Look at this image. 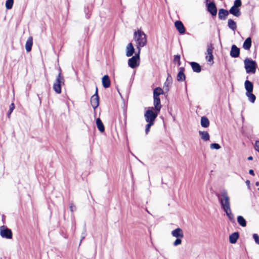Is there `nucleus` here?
<instances>
[{"instance_id": "c756f323", "label": "nucleus", "mask_w": 259, "mask_h": 259, "mask_svg": "<svg viewBox=\"0 0 259 259\" xmlns=\"http://www.w3.org/2000/svg\"><path fill=\"white\" fill-rule=\"evenodd\" d=\"M237 222L238 224L242 227H245L246 226V222L243 217L239 215L237 217Z\"/></svg>"}, {"instance_id": "2f4dec72", "label": "nucleus", "mask_w": 259, "mask_h": 259, "mask_svg": "<svg viewBox=\"0 0 259 259\" xmlns=\"http://www.w3.org/2000/svg\"><path fill=\"white\" fill-rule=\"evenodd\" d=\"M14 4V0H7L6 2V7L7 9H11Z\"/></svg>"}, {"instance_id": "ea45409f", "label": "nucleus", "mask_w": 259, "mask_h": 259, "mask_svg": "<svg viewBox=\"0 0 259 259\" xmlns=\"http://www.w3.org/2000/svg\"><path fill=\"white\" fill-rule=\"evenodd\" d=\"M182 243V240L180 238H178L175 241L173 244L174 246H176L180 244H181Z\"/></svg>"}, {"instance_id": "2eb2a0df", "label": "nucleus", "mask_w": 259, "mask_h": 259, "mask_svg": "<svg viewBox=\"0 0 259 259\" xmlns=\"http://www.w3.org/2000/svg\"><path fill=\"white\" fill-rule=\"evenodd\" d=\"M154 98V102L153 104L154 106V109L155 110L159 112L160 111L161 105L160 103V99L159 97H153Z\"/></svg>"}, {"instance_id": "bb28decb", "label": "nucleus", "mask_w": 259, "mask_h": 259, "mask_svg": "<svg viewBox=\"0 0 259 259\" xmlns=\"http://www.w3.org/2000/svg\"><path fill=\"white\" fill-rule=\"evenodd\" d=\"M96 124L100 132L103 133L104 132L105 127L100 118H98L96 119Z\"/></svg>"}, {"instance_id": "a18cd8bd", "label": "nucleus", "mask_w": 259, "mask_h": 259, "mask_svg": "<svg viewBox=\"0 0 259 259\" xmlns=\"http://www.w3.org/2000/svg\"><path fill=\"white\" fill-rule=\"evenodd\" d=\"M249 174H250L252 176L254 175V171L252 169H250L249 170Z\"/></svg>"}, {"instance_id": "c9c22d12", "label": "nucleus", "mask_w": 259, "mask_h": 259, "mask_svg": "<svg viewBox=\"0 0 259 259\" xmlns=\"http://www.w3.org/2000/svg\"><path fill=\"white\" fill-rule=\"evenodd\" d=\"M242 3L241 0H235L234 2L233 7L238 8L241 6Z\"/></svg>"}, {"instance_id": "c85d7f7f", "label": "nucleus", "mask_w": 259, "mask_h": 259, "mask_svg": "<svg viewBox=\"0 0 259 259\" xmlns=\"http://www.w3.org/2000/svg\"><path fill=\"white\" fill-rule=\"evenodd\" d=\"M228 27L233 30H235L237 27L236 22L231 19H229L228 21Z\"/></svg>"}, {"instance_id": "7ed1b4c3", "label": "nucleus", "mask_w": 259, "mask_h": 259, "mask_svg": "<svg viewBox=\"0 0 259 259\" xmlns=\"http://www.w3.org/2000/svg\"><path fill=\"white\" fill-rule=\"evenodd\" d=\"M244 67L247 73H255L256 71V63L255 61L249 58H246L244 61Z\"/></svg>"}, {"instance_id": "1a4fd4ad", "label": "nucleus", "mask_w": 259, "mask_h": 259, "mask_svg": "<svg viewBox=\"0 0 259 259\" xmlns=\"http://www.w3.org/2000/svg\"><path fill=\"white\" fill-rule=\"evenodd\" d=\"M91 104L94 109H96L99 104V98L98 95V89L96 88L95 94L91 98Z\"/></svg>"}, {"instance_id": "ddd939ff", "label": "nucleus", "mask_w": 259, "mask_h": 259, "mask_svg": "<svg viewBox=\"0 0 259 259\" xmlns=\"http://www.w3.org/2000/svg\"><path fill=\"white\" fill-rule=\"evenodd\" d=\"M171 235L173 237L178 238H182L184 236L183 231V230L180 228H178L175 230H174L171 231Z\"/></svg>"}, {"instance_id": "58836bf2", "label": "nucleus", "mask_w": 259, "mask_h": 259, "mask_svg": "<svg viewBox=\"0 0 259 259\" xmlns=\"http://www.w3.org/2000/svg\"><path fill=\"white\" fill-rule=\"evenodd\" d=\"M228 218V219H229V220L232 222V223H234L235 222V219H234V214L231 212V213L229 214L228 215H227Z\"/></svg>"}, {"instance_id": "de8ad7c7", "label": "nucleus", "mask_w": 259, "mask_h": 259, "mask_svg": "<svg viewBox=\"0 0 259 259\" xmlns=\"http://www.w3.org/2000/svg\"><path fill=\"white\" fill-rule=\"evenodd\" d=\"M252 159H253V157H252V156H249V157L247 158V159H248V160H252Z\"/></svg>"}, {"instance_id": "8fccbe9b", "label": "nucleus", "mask_w": 259, "mask_h": 259, "mask_svg": "<svg viewBox=\"0 0 259 259\" xmlns=\"http://www.w3.org/2000/svg\"><path fill=\"white\" fill-rule=\"evenodd\" d=\"M209 1V0H206V2L207 3Z\"/></svg>"}, {"instance_id": "e433bc0d", "label": "nucleus", "mask_w": 259, "mask_h": 259, "mask_svg": "<svg viewBox=\"0 0 259 259\" xmlns=\"http://www.w3.org/2000/svg\"><path fill=\"white\" fill-rule=\"evenodd\" d=\"M174 61L175 62H178V65H180V56L179 55H175L174 56Z\"/></svg>"}, {"instance_id": "49530a36", "label": "nucleus", "mask_w": 259, "mask_h": 259, "mask_svg": "<svg viewBox=\"0 0 259 259\" xmlns=\"http://www.w3.org/2000/svg\"><path fill=\"white\" fill-rule=\"evenodd\" d=\"M245 183L248 187L249 186L250 181L249 180H246Z\"/></svg>"}, {"instance_id": "393cba45", "label": "nucleus", "mask_w": 259, "mask_h": 259, "mask_svg": "<svg viewBox=\"0 0 259 259\" xmlns=\"http://www.w3.org/2000/svg\"><path fill=\"white\" fill-rule=\"evenodd\" d=\"M184 68H180V70L179 71L177 75V80L179 81H182L185 79V75L184 73Z\"/></svg>"}, {"instance_id": "20e7f679", "label": "nucleus", "mask_w": 259, "mask_h": 259, "mask_svg": "<svg viewBox=\"0 0 259 259\" xmlns=\"http://www.w3.org/2000/svg\"><path fill=\"white\" fill-rule=\"evenodd\" d=\"M141 49H139V51L135 54V56L130 58L128 60V65L131 68H135L139 66L140 62V54Z\"/></svg>"}, {"instance_id": "f3484780", "label": "nucleus", "mask_w": 259, "mask_h": 259, "mask_svg": "<svg viewBox=\"0 0 259 259\" xmlns=\"http://www.w3.org/2000/svg\"><path fill=\"white\" fill-rule=\"evenodd\" d=\"M102 82L103 86L105 88H108L110 85V80L109 79V77L108 75H104L102 79Z\"/></svg>"}, {"instance_id": "6ab92c4d", "label": "nucleus", "mask_w": 259, "mask_h": 259, "mask_svg": "<svg viewBox=\"0 0 259 259\" xmlns=\"http://www.w3.org/2000/svg\"><path fill=\"white\" fill-rule=\"evenodd\" d=\"M33 44L32 37L30 36L28 37L25 44V49L27 52H29L31 50Z\"/></svg>"}, {"instance_id": "4be33fe9", "label": "nucleus", "mask_w": 259, "mask_h": 259, "mask_svg": "<svg viewBox=\"0 0 259 259\" xmlns=\"http://www.w3.org/2000/svg\"><path fill=\"white\" fill-rule=\"evenodd\" d=\"M251 46V37H247L243 44V48L246 50H249Z\"/></svg>"}, {"instance_id": "7c9ffc66", "label": "nucleus", "mask_w": 259, "mask_h": 259, "mask_svg": "<svg viewBox=\"0 0 259 259\" xmlns=\"http://www.w3.org/2000/svg\"><path fill=\"white\" fill-rule=\"evenodd\" d=\"M252 92L246 93V95L248 97V100L251 103H254L256 97L254 95L251 93Z\"/></svg>"}, {"instance_id": "aec40b11", "label": "nucleus", "mask_w": 259, "mask_h": 259, "mask_svg": "<svg viewBox=\"0 0 259 259\" xmlns=\"http://www.w3.org/2000/svg\"><path fill=\"white\" fill-rule=\"evenodd\" d=\"M239 238L238 232H234L229 236V241L232 244H234L237 242Z\"/></svg>"}, {"instance_id": "f03ea898", "label": "nucleus", "mask_w": 259, "mask_h": 259, "mask_svg": "<svg viewBox=\"0 0 259 259\" xmlns=\"http://www.w3.org/2000/svg\"><path fill=\"white\" fill-rule=\"evenodd\" d=\"M217 196L222 209L230 206V197L226 190H222L220 194H217Z\"/></svg>"}, {"instance_id": "6e6552de", "label": "nucleus", "mask_w": 259, "mask_h": 259, "mask_svg": "<svg viewBox=\"0 0 259 259\" xmlns=\"http://www.w3.org/2000/svg\"><path fill=\"white\" fill-rule=\"evenodd\" d=\"M213 47L212 44H209L207 46V51L206 53L205 59L207 62H211V64L213 63V56L212 55V52L213 50Z\"/></svg>"}, {"instance_id": "9b49d317", "label": "nucleus", "mask_w": 259, "mask_h": 259, "mask_svg": "<svg viewBox=\"0 0 259 259\" xmlns=\"http://www.w3.org/2000/svg\"><path fill=\"white\" fill-rule=\"evenodd\" d=\"M240 54V49L235 45L231 47L230 55L232 57L237 58L239 57Z\"/></svg>"}, {"instance_id": "79ce46f5", "label": "nucleus", "mask_w": 259, "mask_h": 259, "mask_svg": "<svg viewBox=\"0 0 259 259\" xmlns=\"http://www.w3.org/2000/svg\"><path fill=\"white\" fill-rule=\"evenodd\" d=\"M253 238L254 239L255 242L257 244H259V236L256 234H253Z\"/></svg>"}, {"instance_id": "a211bd4d", "label": "nucleus", "mask_w": 259, "mask_h": 259, "mask_svg": "<svg viewBox=\"0 0 259 259\" xmlns=\"http://www.w3.org/2000/svg\"><path fill=\"white\" fill-rule=\"evenodd\" d=\"M190 64L194 72L199 73L201 71V66L198 63L192 62Z\"/></svg>"}, {"instance_id": "4468645a", "label": "nucleus", "mask_w": 259, "mask_h": 259, "mask_svg": "<svg viewBox=\"0 0 259 259\" xmlns=\"http://www.w3.org/2000/svg\"><path fill=\"white\" fill-rule=\"evenodd\" d=\"M135 52V49L132 43H129L126 47V56L127 57L132 56Z\"/></svg>"}, {"instance_id": "9d476101", "label": "nucleus", "mask_w": 259, "mask_h": 259, "mask_svg": "<svg viewBox=\"0 0 259 259\" xmlns=\"http://www.w3.org/2000/svg\"><path fill=\"white\" fill-rule=\"evenodd\" d=\"M207 11L213 16H215L217 13V9L213 2H210L207 5Z\"/></svg>"}, {"instance_id": "423d86ee", "label": "nucleus", "mask_w": 259, "mask_h": 259, "mask_svg": "<svg viewBox=\"0 0 259 259\" xmlns=\"http://www.w3.org/2000/svg\"><path fill=\"white\" fill-rule=\"evenodd\" d=\"M154 109L153 107L151 108V109H149L146 111L144 114L145 120L148 123H154V120L158 115L159 112H157L155 110L153 112L152 110Z\"/></svg>"}, {"instance_id": "09e8293b", "label": "nucleus", "mask_w": 259, "mask_h": 259, "mask_svg": "<svg viewBox=\"0 0 259 259\" xmlns=\"http://www.w3.org/2000/svg\"><path fill=\"white\" fill-rule=\"evenodd\" d=\"M255 185L256 186H258L259 185V182H257L255 183Z\"/></svg>"}, {"instance_id": "b1692460", "label": "nucleus", "mask_w": 259, "mask_h": 259, "mask_svg": "<svg viewBox=\"0 0 259 259\" xmlns=\"http://www.w3.org/2000/svg\"><path fill=\"white\" fill-rule=\"evenodd\" d=\"M199 135L201 137V139L204 141H207L209 140V135L207 132L206 131H199Z\"/></svg>"}, {"instance_id": "473e14b6", "label": "nucleus", "mask_w": 259, "mask_h": 259, "mask_svg": "<svg viewBox=\"0 0 259 259\" xmlns=\"http://www.w3.org/2000/svg\"><path fill=\"white\" fill-rule=\"evenodd\" d=\"M14 109H15V105L14 103H12L10 105L9 110L7 113V116L8 118H10L11 114L12 112H13V111L14 110Z\"/></svg>"}, {"instance_id": "cd10ccee", "label": "nucleus", "mask_w": 259, "mask_h": 259, "mask_svg": "<svg viewBox=\"0 0 259 259\" xmlns=\"http://www.w3.org/2000/svg\"><path fill=\"white\" fill-rule=\"evenodd\" d=\"M163 94V91L160 87L156 88L153 91V97H159V95Z\"/></svg>"}, {"instance_id": "37998d69", "label": "nucleus", "mask_w": 259, "mask_h": 259, "mask_svg": "<svg viewBox=\"0 0 259 259\" xmlns=\"http://www.w3.org/2000/svg\"><path fill=\"white\" fill-rule=\"evenodd\" d=\"M69 208L70 211L72 212H73L76 210V207L72 203H70Z\"/></svg>"}, {"instance_id": "a878e982", "label": "nucleus", "mask_w": 259, "mask_h": 259, "mask_svg": "<svg viewBox=\"0 0 259 259\" xmlns=\"http://www.w3.org/2000/svg\"><path fill=\"white\" fill-rule=\"evenodd\" d=\"M201 125L203 127H207L209 125V121L205 116H202L201 118Z\"/></svg>"}, {"instance_id": "f8f14e48", "label": "nucleus", "mask_w": 259, "mask_h": 259, "mask_svg": "<svg viewBox=\"0 0 259 259\" xmlns=\"http://www.w3.org/2000/svg\"><path fill=\"white\" fill-rule=\"evenodd\" d=\"M175 25L177 29L178 30L179 32L183 34L185 32V28L183 24V23L180 21H177L175 23Z\"/></svg>"}, {"instance_id": "a19ab883", "label": "nucleus", "mask_w": 259, "mask_h": 259, "mask_svg": "<svg viewBox=\"0 0 259 259\" xmlns=\"http://www.w3.org/2000/svg\"><path fill=\"white\" fill-rule=\"evenodd\" d=\"M223 209L226 212V214L227 215L232 212L230 206L228 207H226L225 208H223Z\"/></svg>"}, {"instance_id": "5701e85b", "label": "nucleus", "mask_w": 259, "mask_h": 259, "mask_svg": "<svg viewBox=\"0 0 259 259\" xmlns=\"http://www.w3.org/2000/svg\"><path fill=\"white\" fill-rule=\"evenodd\" d=\"M245 88L246 90V93L252 92L253 91V84L250 81L246 80L244 83Z\"/></svg>"}, {"instance_id": "4c0bfd02", "label": "nucleus", "mask_w": 259, "mask_h": 259, "mask_svg": "<svg viewBox=\"0 0 259 259\" xmlns=\"http://www.w3.org/2000/svg\"><path fill=\"white\" fill-rule=\"evenodd\" d=\"M169 76L167 78L166 81L164 83V89L166 91H168V86L170 84V81H168Z\"/></svg>"}, {"instance_id": "f257e3e1", "label": "nucleus", "mask_w": 259, "mask_h": 259, "mask_svg": "<svg viewBox=\"0 0 259 259\" xmlns=\"http://www.w3.org/2000/svg\"><path fill=\"white\" fill-rule=\"evenodd\" d=\"M134 39L138 44V51H139V49H141V47H144L147 44L146 35L145 33L141 30H138L134 32Z\"/></svg>"}, {"instance_id": "f704fd0d", "label": "nucleus", "mask_w": 259, "mask_h": 259, "mask_svg": "<svg viewBox=\"0 0 259 259\" xmlns=\"http://www.w3.org/2000/svg\"><path fill=\"white\" fill-rule=\"evenodd\" d=\"M153 124H154L153 123H151V122L148 123V124H146V128H145V133H146V135H147L148 134L149 132L150 131L151 126L152 125H153Z\"/></svg>"}, {"instance_id": "412c9836", "label": "nucleus", "mask_w": 259, "mask_h": 259, "mask_svg": "<svg viewBox=\"0 0 259 259\" xmlns=\"http://www.w3.org/2000/svg\"><path fill=\"white\" fill-rule=\"evenodd\" d=\"M229 13L236 17H239L241 15V12L239 9L233 6L230 9Z\"/></svg>"}, {"instance_id": "0eeeda50", "label": "nucleus", "mask_w": 259, "mask_h": 259, "mask_svg": "<svg viewBox=\"0 0 259 259\" xmlns=\"http://www.w3.org/2000/svg\"><path fill=\"white\" fill-rule=\"evenodd\" d=\"M0 235L2 238L11 239L12 238V232L6 226L0 227Z\"/></svg>"}, {"instance_id": "72a5a7b5", "label": "nucleus", "mask_w": 259, "mask_h": 259, "mask_svg": "<svg viewBox=\"0 0 259 259\" xmlns=\"http://www.w3.org/2000/svg\"><path fill=\"white\" fill-rule=\"evenodd\" d=\"M210 148L211 149H219L221 148L220 145L217 143H212L210 145Z\"/></svg>"}, {"instance_id": "dca6fc26", "label": "nucleus", "mask_w": 259, "mask_h": 259, "mask_svg": "<svg viewBox=\"0 0 259 259\" xmlns=\"http://www.w3.org/2000/svg\"><path fill=\"white\" fill-rule=\"evenodd\" d=\"M229 14V12L224 9H221L219 11V18L221 20H225Z\"/></svg>"}, {"instance_id": "39448f33", "label": "nucleus", "mask_w": 259, "mask_h": 259, "mask_svg": "<svg viewBox=\"0 0 259 259\" xmlns=\"http://www.w3.org/2000/svg\"><path fill=\"white\" fill-rule=\"evenodd\" d=\"M64 79L63 76H61L60 71L53 84V89L56 93L60 94L61 93V84H64Z\"/></svg>"}, {"instance_id": "c03bdc74", "label": "nucleus", "mask_w": 259, "mask_h": 259, "mask_svg": "<svg viewBox=\"0 0 259 259\" xmlns=\"http://www.w3.org/2000/svg\"><path fill=\"white\" fill-rule=\"evenodd\" d=\"M255 149L259 152V141L255 143Z\"/></svg>"}]
</instances>
